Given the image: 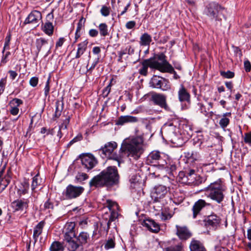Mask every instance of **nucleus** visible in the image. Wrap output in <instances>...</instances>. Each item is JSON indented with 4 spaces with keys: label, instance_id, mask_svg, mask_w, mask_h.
Segmentation results:
<instances>
[{
    "label": "nucleus",
    "instance_id": "obj_29",
    "mask_svg": "<svg viewBox=\"0 0 251 251\" xmlns=\"http://www.w3.org/2000/svg\"><path fill=\"white\" fill-rule=\"evenodd\" d=\"M76 239L78 240L79 244L83 247V245L88 242L90 237L87 232H81L78 236H76Z\"/></svg>",
    "mask_w": 251,
    "mask_h": 251
},
{
    "label": "nucleus",
    "instance_id": "obj_25",
    "mask_svg": "<svg viewBox=\"0 0 251 251\" xmlns=\"http://www.w3.org/2000/svg\"><path fill=\"white\" fill-rule=\"evenodd\" d=\"M22 100L15 98L11 101L10 103L13 104L14 106L11 107L10 110V113L13 115H16L18 114L19 109L18 108L19 106L23 103Z\"/></svg>",
    "mask_w": 251,
    "mask_h": 251
},
{
    "label": "nucleus",
    "instance_id": "obj_60",
    "mask_svg": "<svg viewBox=\"0 0 251 251\" xmlns=\"http://www.w3.org/2000/svg\"><path fill=\"white\" fill-rule=\"evenodd\" d=\"M98 31L95 29H91L89 31V35L92 37H95L98 36Z\"/></svg>",
    "mask_w": 251,
    "mask_h": 251
},
{
    "label": "nucleus",
    "instance_id": "obj_34",
    "mask_svg": "<svg viewBox=\"0 0 251 251\" xmlns=\"http://www.w3.org/2000/svg\"><path fill=\"white\" fill-rule=\"evenodd\" d=\"M50 251H64L63 245L59 241H54L51 245Z\"/></svg>",
    "mask_w": 251,
    "mask_h": 251
},
{
    "label": "nucleus",
    "instance_id": "obj_45",
    "mask_svg": "<svg viewBox=\"0 0 251 251\" xmlns=\"http://www.w3.org/2000/svg\"><path fill=\"white\" fill-rule=\"evenodd\" d=\"M110 8L106 6L103 5L100 9L101 14L104 16L107 17L110 14Z\"/></svg>",
    "mask_w": 251,
    "mask_h": 251
},
{
    "label": "nucleus",
    "instance_id": "obj_16",
    "mask_svg": "<svg viewBox=\"0 0 251 251\" xmlns=\"http://www.w3.org/2000/svg\"><path fill=\"white\" fill-rule=\"evenodd\" d=\"M63 233L64 239L76 236L75 223L67 222L64 226Z\"/></svg>",
    "mask_w": 251,
    "mask_h": 251
},
{
    "label": "nucleus",
    "instance_id": "obj_11",
    "mask_svg": "<svg viewBox=\"0 0 251 251\" xmlns=\"http://www.w3.org/2000/svg\"><path fill=\"white\" fill-rule=\"evenodd\" d=\"M65 247L68 251H82L83 247L79 244L76 236L64 239Z\"/></svg>",
    "mask_w": 251,
    "mask_h": 251
},
{
    "label": "nucleus",
    "instance_id": "obj_52",
    "mask_svg": "<svg viewBox=\"0 0 251 251\" xmlns=\"http://www.w3.org/2000/svg\"><path fill=\"white\" fill-rule=\"evenodd\" d=\"M82 139V135L80 134H79L70 142L68 145L71 146L72 144H73L74 143L76 142L79 141H80Z\"/></svg>",
    "mask_w": 251,
    "mask_h": 251
},
{
    "label": "nucleus",
    "instance_id": "obj_14",
    "mask_svg": "<svg viewBox=\"0 0 251 251\" xmlns=\"http://www.w3.org/2000/svg\"><path fill=\"white\" fill-rule=\"evenodd\" d=\"M42 19V14L40 12L34 10L32 11L25 19L24 24H31L35 26L39 25V22Z\"/></svg>",
    "mask_w": 251,
    "mask_h": 251
},
{
    "label": "nucleus",
    "instance_id": "obj_23",
    "mask_svg": "<svg viewBox=\"0 0 251 251\" xmlns=\"http://www.w3.org/2000/svg\"><path fill=\"white\" fill-rule=\"evenodd\" d=\"M189 248L191 251H206L202 243L194 239L192 240Z\"/></svg>",
    "mask_w": 251,
    "mask_h": 251
},
{
    "label": "nucleus",
    "instance_id": "obj_40",
    "mask_svg": "<svg viewBox=\"0 0 251 251\" xmlns=\"http://www.w3.org/2000/svg\"><path fill=\"white\" fill-rule=\"evenodd\" d=\"M106 203L107 207L109 208L110 211L119 209V206L116 202L108 200H107Z\"/></svg>",
    "mask_w": 251,
    "mask_h": 251
},
{
    "label": "nucleus",
    "instance_id": "obj_24",
    "mask_svg": "<svg viewBox=\"0 0 251 251\" xmlns=\"http://www.w3.org/2000/svg\"><path fill=\"white\" fill-rule=\"evenodd\" d=\"M178 99L180 101H188L190 95L184 87L181 85L178 92Z\"/></svg>",
    "mask_w": 251,
    "mask_h": 251
},
{
    "label": "nucleus",
    "instance_id": "obj_26",
    "mask_svg": "<svg viewBox=\"0 0 251 251\" xmlns=\"http://www.w3.org/2000/svg\"><path fill=\"white\" fill-rule=\"evenodd\" d=\"M138 119L136 117L131 116H121L119 118L117 124L118 125H123L126 123H135L137 122Z\"/></svg>",
    "mask_w": 251,
    "mask_h": 251
},
{
    "label": "nucleus",
    "instance_id": "obj_31",
    "mask_svg": "<svg viewBox=\"0 0 251 251\" xmlns=\"http://www.w3.org/2000/svg\"><path fill=\"white\" fill-rule=\"evenodd\" d=\"M29 185L28 182L24 181L22 182L18 189L17 193L19 197L25 195L28 192Z\"/></svg>",
    "mask_w": 251,
    "mask_h": 251
},
{
    "label": "nucleus",
    "instance_id": "obj_41",
    "mask_svg": "<svg viewBox=\"0 0 251 251\" xmlns=\"http://www.w3.org/2000/svg\"><path fill=\"white\" fill-rule=\"evenodd\" d=\"M75 180L77 182H81L88 178V176L84 173H78L75 176Z\"/></svg>",
    "mask_w": 251,
    "mask_h": 251
},
{
    "label": "nucleus",
    "instance_id": "obj_46",
    "mask_svg": "<svg viewBox=\"0 0 251 251\" xmlns=\"http://www.w3.org/2000/svg\"><path fill=\"white\" fill-rule=\"evenodd\" d=\"M111 82L102 90V95L104 98L107 97L111 91Z\"/></svg>",
    "mask_w": 251,
    "mask_h": 251
},
{
    "label": "nucleus",
    "instance_id": "obj_48",
    "mask_svg": "<svg viewBox=\"0 0 251 251\" xmlns=\"http://www.w3.org/2000/svg\"><path fill=\"white\" fill-rule=\"evenodd\" d=\"M172 217V215L170 213H166L162 212L160 215V218L163 221L168 220Z\"/></svg>",
    "mask_w": 251,
    "mask_h": 251
},
{
    "label": "nucleus",
    "instance_id": "obj_43",
    "mask_svg": "<svg viewBox=\"0 0 251 251\" xmlns=\"http://www.w3.org/2000/svg\"><path fill=\"white\" fill-rule=\"evenodd\" d=\"M229 123V119L227 117H223L219 121V125L223 128L226 127Z\"/></svg>",
    "mask_w": 251,
    "mask_h": 251
},
{
    "label": "nucleus",
    "instance_id": "obj_62",
    "mask_svg": "<svg viewBox=\"0 0 251 251\" xmlns=\"http://www.w3.org/2000/svg\"><path fill=\"white\" fill-rule=\"evenodd\" d=\"M9 74H10V78L12 80L14 79L17 76V73L15 71H12V70L9 71Z\"/></svg>",
    "mask_w": 251,
    "mask_h": 251
},
{
    "label": "nucleus",
    "instance_id": "obj_1",
    "mask_svg": "<svg viewBox=\"0 0 251 251\" xmlns=\"http://www.w3.org/2000/svg\"><path fill=\"white\" fill-rule=\"evenodd\" d=\"M143 142L142 138L140 137L129 139L122 144L117 153L113 152L117 147V144L115 142H110L99 150L98 153L103 158H107L117 161L120 167L126 157H132L136 160L140 157L143 152Z\"/></svg>",
    "mask_w": 251,
    "mask_h": 251
},
{
    "label": "nucleus",
    "instance_id": "obj_10",
    "mask_svg": "<svg viewBox=\"0 0 251 251\" xmlns=\"http://www.w3.org/2000/svg\"><path fill=\"white\" fill-rule=\"evenodd\" d=\"M81 159L82 167L89 171L97 164V160L91 154H84L79 156Z\"/></svg>",
    "mask_w": 251,
    "mask_h": 251
},
{
    "label": "nucleus",
    "instance_id": "obj_28",
    "mask_svg": "<svg viewBox=\"0 0 251 251\" xmlns=\"http://www.w3.org/2000/svg\"><path fill=\"white\" fill-rule=\"evenodd\" d=\"M152 41L151 36L148 33H144L140 38V45L143 46H149Z\"/></svg>",
    "mask_w": 251,
    "mask_h": 251
},
{
    "label": "nucleus",
    "instance_id": "obj_5",
    "mask_svg": "<svg viewBox=\"0 0 251 251\" xmlns=\"http://www.w3.org/2000/svg\"><path fill=\"white\" fill-rule=\"evenodd\" d=\"M156 58L158 61L155 60L154 58H150L151 59V62L154 63L155 69L160 71L161 72L165 73L168 72L170 73H174L175 75L176 74L174 71L173 67L172 65L167 61L166 59V56L164 53H161L157 55Z\"/></svg>",
    "mask_w": 251,
    "mask_h": 251
},
{
    "label": "nucleus",
    "instance_id": "obj_17",
    "mask_svg": "<svg viewBox=\"0 0 251 251\" xmlns=\"http://www.w3.org/2000/svg\"><path fill=\"white\" fill-rule=\"evenodd\" d=\"M29 200L26 199H18L12 202V206L15 211H23L28 207Z\"/></svg>",
    "mask_w": 251,
    "mask_h": 251
},
{
    "label": "nucleus",
    "instance_id": "obj_42",
    "mask_svg": "<svg viewBox=\"0 0 251 251\" xmlns=\"http://www.w3.org/2000/svg\"><path fill=\"white\" fill-rule=\"evenodd\" d=\"M40 133L42 134H45L44 137L48 135H53L54 134V128H48L47 127H43L41 128Z\"/></svg>",
    "mask_w": 251,
    "mask_h": 251
},
{
    "label": "nucleus",
    "instance_id": "obj_12",
    "mask_svg": "<svg viewBox=\"0 0 251 251\" xmlns=\"http://www.w3.org/2000/svg\"><path fill=\"white\" fill-rule=\"evenodd\" d=\"M210 205V203L206 202L204 200L199 199L198 200L194 203L192 208L193 218L195 219L198 215H200L201 212L203 208Z\"/></svg>",
    "mask_w": 251,
    "mask_h": 251
},
{
    "label": "nucleus",
    "instance_id": "obj_39",
    "mask_svg": "<svg viewBox=\"0 0 251 251\" xmlns=\"http://www.w3.org/2000/svg\"><path fill=\"white\" fill-rule=\"evenodd\" d=\"M115 246V238L111 237L109 238L104 245V248L106 250L114 248Z\"/></svg>",
    "mask_w": 251,
    "mask_h": 251
},
{
    "label": "nucleus",
    "instance_id": "obj_35",
    "mask_svg": "<svg viewBox=\"0 0 251 251\" xmlns=\"http://www.w3.org/2000/svg\"><path fill=\"white\" fill-rule=\"evenodd\" d=\"M53 29L54 27L52 23L50 22H46L43 27L44 32L49 36L52 35Z\"/></svg>",
    "mask_w": 251,
    "mask_h": 251
},
{
    "label": "nucleus",
    "instance_id": "obj_20",
    "mask_svg": "<svg viewBox=\"0 0 251 251\" xmlns=\"http://www.w3.org/2000/svg\"><path fill=\"white\" fill-rule=\"evenodd\" d=\"M204 221L206 226H210L213 228L216 229L219 226L221 219L215 214H211L208 216Z\"/></svg>",
    "mask_w": 251,
    "mask_h": 251
},
{
    "label": "nucleus",
    "instance_id": "obj_63",
    "mask_svg": "<svg viewBox=\"0 0 251 251\" xmlns=\"http://www.w3.org/2000/svg\"><path fill=\"white\" fill-rule=\"evenodd\" d=\"M99 59H97L96 61H95L91 65L90 67L89 68L87 69V71H91L93 70L95 67H96V65L97 64L98 62Z\"/></svg>",
    "mask_w": 251,
    "mask_h": 251
},
{
    "label": "nucleus",
    "instance_id": "obj_32",
    "mask_svg": "<svg viewBox=\"0 0 251 251\" xmlns=\"http://www.w3.org/2000/svg\"><path fill=\"white\" fill-rule=\"evenodd\" d=\"M184 245L181 242H179L174 246H170L163 249V251H184Z\"/></svg>",
    "mask_w": 251,
    "mask_h": 251
},
{
    "label": "nucleus",
    "instance_id": "obj_59",
    "mask_svg": "<svg viewBox=\"0 0 251 251\" xmlns=\"http://www.w3.org/2000/svg\"><path fill=\"white\" fill-rule=\"evenodd\" d=\"M10 39H11V35L9 34L8 35H7L6 37L5 42L4 46V50L9 48V42H10Z\"/></svg>",
    "mask_w": 251,
    "mask_h": 251
},
{
    "label": "nucleus",
    "instance_id": "obj_19",
    "mask_svg": "<svg viewBox=\"0 0 251 251\" xmlns=\"http://www.w3.org/2000/svg\"><path fill=\"white\" fill-rule=\"evenodd\" d=\"M142 67L139 69V73L142 75L146 76L148 74V68L155 69L154 63L151 62V59H148L143 60L141 62Z\"/></svg>",
    "mask_w": 251,
    "mask_h": 251
},
{
    "label": "nucleus",
    "instance_id": "obj_38",
    "mask_svg": "<svg viewBox=\"0 0 251 251\" xmlns=\"http://www.w3.org/2000/svg\"><path fill=\"white\" fill-rule=\"evenodd\" d=\"M56 109L55 112V116L58 117L60 116L61 111L63 110V103L62 101H57L55 103Z\"/></svg>",
    "mask_w": 251,
    "mask_h": 251
},
{
    "label": "nucleus",
    "instance_id": "obj_33",
    "mask_svg": "<svg viewBox=\"0 0 251 251\" xmlns=\"http://www.w3.org/2000/svg\"><path fill=\"white\" fill-rule=\"evenodd\" d=\"M42 182V179L40 177L39 174H37L32 178V182L31 184V189L33 191L35 192V189L38 188V187L41 185Z\"/></svg>",
    "mask_w": 251,
    "mask_h": 251
},
{
    "label": "nucleus",
    "instance_id": "obj_56",
    "mask_svg": "<svg viewBox=\"0 0 251 251\" xmlns=\"http://www.w3.org/2000/svg\"><path fill=\"white\" fill-rule=\"evenodd\" d=\"M136 25V22L133 21H129L126 23V27L129 29H132Z\"/></svg>",
    "mask_w": 251,
    "mask_h": 251
},
{
    "label": "nucleus",
    "instance_id": "obj_44",
    "mask_svg": "<svg viewBox=\"0 0 251 251\" xmlns=\"http://www.w3.org/2000/svg\"><path fill=\"white\" fill-rule=\"evenodd\" d=\"M220 75L223 77L226 78H231L234 76V73L229 71L227 72L221 71Z\"/></svg>",
    "mask_w": 251,
    "mask_h": 251
},
{
    "label": "nucleus",
    "instance_id": "obj_13",
    "mask_svg": "<svg viewBox=\"0 0 251 251\" xmlns=\"http://www.w3.org/2000/svg\"><path fill=\"white\" fill-rule=\"evenodd\" d=\"M151 100L160 107L168 110L169 107L166 102V96L159 93H154L151 95Z\"/></svg>",
    "mask_w": 251,
    "mask_h": 251
},
{
    "label": "nucleus",
    "instance_id": "obj_37",
    "mask_svg": "<svg viewBox=\"0 0 251 251\" xmlns=\"http://www.w3.org/2000/svg\"><path fill=\"white\" fill-rule=\"evenodd\" d=\"M117 210H111L109 219L107 223V229L106 231L107 232L110 228V224L112 222L114 221L116 218H118L119 214L117 211Z\"/></svg>",
    "mask_w": 251,
    "mask_h": 251
},
{
    "label": "nucleus",
    "instance_id": "obj_22",
    "mask_svg": "<svg viewBox=\"0 0 251 251\" xmlns=\"http://www.w3.org/2000/svg\"><path fill=\"white\" fill-rule=\"evenodd\" d=\"M36 46L38 50V53L43 50H48V55L50 52L51 47H49L48 40L43 38H40L36 40Z\"/></svg>",
    "mask_w": 251,
    "mask_h": 251
},
{
    "label": "nucleus",
    "instance_id": "obj_9",
    "mask_svg": "<svg viewBox=\"0 0 251 251\" xmlns=\"http://www.w3.org/2000/svg\"><path fill=\"white\" fill-rule=\"evenodd\" d=\"M169 81L166 79L157 75H154L151 78L150 84L153 88L167 91L170 89Z\"/></svg>",
    "mask_w": 251,
    "mask_h": 251
},
{
    "label": "nucleus",
    "instance_id": "obj_15",
    "mask_svg": "<svg viewBox=\"0 0 251 251\" xmlns=\"http://www.w3.org/2000/svg\"><path fill=\"white\" fill-rule=\"evenodd\" d=\"M185 175L188 183L198 185L202 182V178L197 174L195 170H189L186 172Z\"/></svg>",
    "mask_w": 251,
    "mask_h": 251
},
{
    "label": "nucleus",
    "instance_id": "obj_6",
    "mask_svg": "<svg viewBox=\"0 0 251 251\" xmlns=\"http://www.w3.org/2000/svg\"><path fill=\"white\" fill-rule=\"evenodd\" d=\"M223 11V9L221 6L216 3L212 2L206 6L205 12L211 20H214L216 22H220L225 18Z\"/></svg>",
    "mask_w": 251,
    "mask_h": 251
},
{
    "label": "nucleus",
    "instance_id": "obj_58",
    "mask_svg": "<svg viewBox=\"0 0 251 251\" xmlns=\"http://www.w3.org/2000/svg\"><path fill=\"white\" fill-rule=\"evenodd\" d=\"M65 41V39L64 37H60L58 40L56 42L55 47L58 48L61 47L62 46L63 44H64V42Z\"/></svg>",
    "mask_w": 251,
    "mask_h": 251
},
{
    "label": "nucleus",
    "instance_id": "obj_4",
    "mask_svg": "<svg viewBox=\"0 0 251 251\" xmlns=\"http://www.w3.org/2000/svg\"><path fill=\"white\" fill-rule=\"evenodd\" d=\"M168 159V155L158 151H153L150 152L147 159L149 163L153 164L154 166L160 168L167 167V161Z\"/></svg>",
    "mask_w": 251,
    "mask_h": 251
},
{
    "label": "nucleus",
    "instance_id": "obj_18",
    "mask_svg": "<svg viewBox=\"0 0 251 251\" xmlns=\"http://www.w3.org/2000/svg\"><path fill=\"white\" fill-rule=\"evenodd\" d=\"M176 234L182 240H186L192 236V233L186 226H176Z\"/></svg>",
    "mask_w": 251,
    "mask_h": 251
},
{
    "label": "nucleus",
    "instance_id": "obj_64",
    "mask_svg": "<svg viewBox=\"0 0 251 251\" xmlns=\"http://www.w3.org/2000/svg\"><path fill=\"white\" fill-rule=\"evenodd\" d=\"M100 52V49L99 47H95L93 49V52L94 54H97Z\"/></svg>",
    "mask_w": 251,
    "mask_h": 251
},
{
    "label": "nucleus",
    "instance_id": "obj_8",
    "mask_svg": "<svg viewBox=\"0 0 251 251\" xmlns=\"http://www.w3.org/2000/svg\"><path fill=\"white\" fill-rule=\"evenodd\" d=\"M84 191V188L82 186H75L69 184L67 186L63 194L66 199L70 200L79 197Z\"/></svg>",
    "mask_w": 251,
    "mask_h": 251
},
{
    "label": "nucleus",
    "instance_id": "obj_57",
    "mask_svg": "<svg viewBox=\"0 0 251 251\" xmlns=\"http://www.w3.org/2000/svg\"><path fill=\"white\" fill-rule=\"evenodd\" d=\"M44 207L45 209H52L53 208V204L51 202L50 200H48L45 203H44Z\"/></svg>",
    "mask_w": 251,
    "mask_h": 251
},
{
    "label": "nucleus",
    "instance_id": "obj_30",
    "mask_svg": "<svg viewBox=\"0 0 251 251\" xmlns=\"http://www.w3.org/2000/svg\"><path fill=\"white\" fill-rule=\"evenodd\" d=\"M88 42L85 40L78 45V49L75 55L76 58H79L85 51Z\"/></svg>",
    "mask_w": 251,
    "mask_h": 251
},
{
    "label": "nucleus",
    "instance_id": "obj_2",
    "mask_svg": "<svg viewBox=\"0 0 251 251\" xmlns=\"http://www.w3.org/2000/svg\"><path fill=\"white\" fill-rule=\"evenodd\" d=\"M119 175L115 167H108L100 174L94 176L89 182L90 187H111L119 182Z\"/></svg>",
    "mask_w": 251,
    "mask_h": 251
},
{
    "label": "nucleus",
    "instance_id": "obj_36",
    "mask_svg": "<svg viewBox=\"0 0 251 251\" xmlns=\"http://www.w3.org/2000/svg\"><path fill=\"white\" fill-rule=\"evenodd\" d=\"M98 27L100 36L105 37L109 35L108 26L105 23L100 24Z\"/></svg>",
    "mask_w": 251,
    "mask_h": 251
},
{
    "label": "nucleus",
    "instance_id": "obj_47",
    "mask_svg": "<svg viewBox=\"0 0 251 251\" xmlns=\"http://www.w3.org/2000/svg\"><path fill=\"white\" fill-rule=\"evenodd\" d=\"M85 22V20L82 17L79 21L77 23V28L76 29V32H80L82 28L84 26V23Z\"/></svg>",
    "mask_w": 251,
    "mask_h": 251
},
{
    "label": "nucleus",
    "instance_id": "obj_7",
    "mask_svg": "<svg viewBox=\"0 0 251 251\" xmlns=\"http://www.w3.org/2000/svg\"><path fill=\"white\" fill-rule=\"evenodd\" d=\"M167 188L162 185H159L154 187L151 193V198L153 203L159 202L164 204V199L168 193Z\"/></svg>",
    "mask_w": 251,
    "mask_h": 251
},
{
    "label": "nucleus",
    "instance_id": "obj_61",
    "mask_svg": "<svg viewBox=\"0 0 251 251\" xmlns=\"http://www.w3.org/2000/svg\"><path fill=\"white\" fill-rule=\"evenodd\" d=\"M70 122V118L68 117V118H66L63 122V123L61 124V126L63 125V129H67V126L69 124Z\"/></svg>",
    "mask_w": 251,
    "mask_h": 251
},
{
    "label": "nucleus",
    "instance_id": "obj_3",
    "mask_svg": "<svg viewBox=\"0 0 251 251\" xmlns=\"http://www.w3.org/2000/svg\"><path fill=\"white\" fill-rule=\"evenodd\" d=\"M226 190V187L221 179H218L214 182L211 183L203 190L205 192L207 198L219 204L223 201L225 196L224 193Z\"/></svg>",
    "mask_w": 251,
    "mask_h": 251
},
{
    "label": "nucleus",
    "instance_id": "obj_50",
    "mask_svg": "<svg viewBox=\"0 0 251 251\" xmlns=\"http://www.w3.org/2000/svg\"><path fill=\"white\" fill-rule=\"evenodd\" d=\"M187 156L189 158H192L193 159L195 160H199L200 158L199 154H198L196 152L192 153L188 152L187 153Z\"/></svg>",
    "mask_w": 251,
    "mask_h": 251
},
{
    "label": "nucleus",
    "instance_id": "obj_53",
    "mask_svg": "<svg viewBox=\"0 0 251 251\" xmlns=\"http://www.w3.org/2000/svg\"><path fill=\"white\" fill-rule=\"evenodd\" d=\"M244 69L246 72H249L251 70V64L249 60H246L244 63Z\"/></svg>",
    "mask_w": 251,
    "mask_h": 251
},
{
    "label": "nucleus",
    "instance_id": "obj_54",
    "mask_svg": "<svg viewBox=\"0 0 251 251\" xmlns=\"http://www.w3.org/2000/svg\"><path fill=\"white\" fill-rule=\"evenodd\" d=\"M167 167L166 168H164L167 169H169V170H170L171 173H172V175H174V172H175L176 168V165H175V164L168 165V163L167 162ZM162 168L163 169V168Z\"/></svg>",
    "mask_w": 251,
    "mask_h": 251
},
{
    "label": "nucleus",
    "instance_id": "obj_51",
    "mask_svg": "<svg viewBox=\"0 0 251 251\" xmlns=\"http://www.w3.org/2000/svg\"><path fill=\"white\" fill-rule=\"evenodd\" d=\"M38 83V78L35 76L31 77L29 80L30 85L33 87L36 86Z\"/></svg>",
    "mask_w": 251,
    "mask_h": 251
},
{
    "label": "nucleus",
    "instance_id": "obj_27",
    "mask_svg": "<svg viewBox=\"0 0 251 251\" xmlns=\"http://www.w3.org/2000/svg\"><path fill=\"white\" fill-rule=\"evenodd\" d=\"M43 226L44 222H40L34 227L33 235L34 243L37 242L39 236L42 233Z\"/></svg>",
    "mask_w": 251,
    "mask_h": 251
},
{
    "label": "nucleus",
    "instance_id": "obj_49",
    "mask_svg": "<svg viewBox=\"0 0 251 251\" xmlns=\"http://www.w3.org/2000/svg\"><path fill=\"white\" fill-rule=\"evenodd\" d=\"M6 83V78H2L0 81V95L3 92Z\"/></svg>",
    "mask_w": 251,
    "mask_h": 251
},
{
    "label": "nucleus",
    "instance_id": "obj_55",
    "mask_svg": "<svg viewBox=\"0 0 251 251\" xmlns=\"http://www.w3.org/2000/svg\"><path fill=\"white\" fill-rule=\"evenodd\" d=\"M244 142L246 143L251 144V132L246 133L245 135Z\"/></svg>",
    "mask_w": 251,
    "mask_h": 251
},
{
    "label": "nucleus",
    "instance_id": "obj_21",
    "mask_svg": "<svg viewBox=\"0 0 251 251\" xmlns=\"http://www.w3.org/2000/svg\"><path fill=\"white\" fill-rule=\"evenodd\" d=\"M142 225L153 232L157 233L160 230L159 225L151 219H147L144 220Z\"/></svg>",
    "mask_w": 251,
    "mask_h": 251
}]
</instances>
